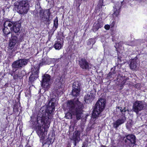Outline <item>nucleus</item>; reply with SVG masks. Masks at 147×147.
I'll return each mask as SVG.
<instances>
[{"label": "nucleus", "instance_id": "1", "mask_svg": "<svg viewBox=\"0 0 147 147\" xmlns=\"http://www.w3.org/2000/svg\"><path fill=\"white\" fill-rule=\"evenodd\" d=\"M54 98H51L48 103V107L43 109L42 108L38 113L37 118L38 127L36 128L37 134L40 138L43 140L45 136V129L50 126L51 114L55 110V103L53 102Z\"/></svg>", "mask_w": 147, "mask_h": 147}, {"label": "nucleus", "instance_id": "2", "mask_svg": "<svg viewBox=\"0 0 147 147\" xmlns=\"http://www.w3.org/2000/svg\"><path fill=\"white\" fill-rule=\"evenodd\" d=\"M83 105L79 101L78 98L69 100L67 102V108L69 112L65 114V117L67 119L72 118V114L76 116L77 120L80 119L83 115Z\"/></svg>", "mask_w": 147, "mask_h": 147}, {"label": "nucleus", "instance_id": "3", "mask_svg": "<svg viewBox=\"0 0 147 147\" xmlns=\"http://www.w3.org/2000/svg\"><path fill=\"white\" fill-rule=\"evenodd\" d=\"M29 8V3L27 1H17L14 3L13 9L20 14L26 13Z\"/></svg>", "mask_w": 147, "mask_h": 147}, {"label": "nucleus", "instance_id": "4", "mask_svg": "<svg viewBox=\"0 0 147 147\" xmlns=\"http://www.w3.org/2000/svg\"><path fill=\"white\" fill-rule=\"evenodd\" d=\"M123 140L125 145L127 147H134L136 145V137L133 134H129L125 136Z\"/></svg>", "mask_w": 147, "mask_h": 147}, {"label": "nucleus", "instance_id": "5", "mask_svg": "<svg viewBox=\"0 0 147 147\" xmlns=\"http://www.w3.org/2000/svg\"><path fill=\"white\" fill-rule=\"evenodd\" d=\"M23 38L22 36H20L18 37V36L14 35L13 33L11 34V38L10 40L9 44V49L11 50L13 49L16 44L22 41Z\"/></svg>", "mask_w": 147, "mask_h": 147}, {"label": "nucleus", "instance_id": "6", "mask_svg": "<svg viewBox=\"0 0 147 147\" xmlns=\"http://www.w3.org/2000/svg\"><path fill=\"white\" fill-rule=\"evenodd\" d=\"M28 61V59H20L13 62L11 65L12 68H21L26 65Z\"/></svg>", "mask_w": 147, "mask_h": 147}, {"label": "nucleus", "instance_id": "7", "mask_svg": "<svg viewBox=\"0 0 147 147\" xmlns=\"http://www.w3.org/2000/svg\"><path fill=\"white\" fill-rule=\"evenodd\" d=\"M144 105L142 101H136L133 104L132 110L138 114L140 111L143 109Z\"/></svg>", "mask_w": 147, "mask_h": 147}, {"label": "nucleus", "instance_id": "8", "mask_svg": "<svg viewBox=\"0 0 147 147\" xmlns=\"http://www.w3.org/2000/svg\"><path fill=\"white\" fill-rule=\"evenodd\" d=\"M79 64L82 69L89 70L91 68L92 65L85 58L80 59L79 60Z\"/></svg>", "mask_w": 147, "mask_h": 147}, {"label": "nucleus", "instance_id": "9", "mask_svg": "<svg viewBox=\"0 0 147 147\" xmlns=\"http://www.w3.org/2000/svg\"><path fill=\"white\" fill-rule=\"evenodd\" d=\"M80 85L78 82H75L73 83L71 92V94L73 96L77 97L79 95L80 91Z\"/></svg>", "mask_w": 147, "mask_h": 147}, {"label": "nucleus", "instance_id": "10", "mask_svg": "<svg viewBox=\"0 0 147 147\" xmlns=\"http://www.w3.org/2000/svg\"><path fill=\"white\" fill-rule=\"evenodd\" d=\"M50 76L48 74H45L42 76V80L41 82V86L43 88L48 89L50 87L49 82Z\"/></svg>", "mask_w": 147, "mask_h": 147}, {"label": "nucleus", "instance_id": "11", "mask_svg": "<svg viewBox=\"0 0 147 147\" xmlns=\"http://www.w3.org/2000/svg\"><path fill=\"white\" fill-rule=\"evenodd\" d=\"M126 118L125 113H123V114H122L120 118L113 123V127L116 129H117L119 125L125 122Z\"/></svg>", "mask_w": 147, "mask_h": 147}, {"label": "nucleus", "instance_id": "12", "mask_svg": "<svg viewBox=\"0 0 147 147\" xmlns=\"http://www.w3.org/2000/svg\"><path fill=\"white\" fill-rule=\"evenodd\" d=\"M105 100L100 98L97 101L94 106V108L102 112L105 109Z\"/></svg>", "mask_w": 147, "mask_h": 147}, {"label": "nucleus", "instance_id": "13", "mask_svg": "<svg viewBox=\"0 0 147 147\" xmlns=\"http://www.w3.org/2000/svg\"><path fill=\"white\" fill-rule=\"evenodd\" d=\"M122 3V1H119L118 0H115V3L114 6H113V14L116 16H117L119 14Z\"/></svg>", "mask_w": 147, "mask_h": 147}, {"label": "nucleus", "instance_id": "14", "mask_svg": "<svg viewBox=\"0 0 147 147\" xmlns=\"http://www.w3.org/2000/svg\"><path fill=\"white\" fill-rule=\"evenodd\" d=\"M11 75L13 76V79H16L23 76L22 74V71H20L18 69L13 68L12 71L10 73Z\"/></svg>", "mask_w": 147, "mask_h": 147}, {"label": "nucleus", "instance_id": "15", "mask_svg": "<svg viewBox=\"0 0 147 147\" xmlns=\"http://www.w3.org/2000/svg\"><path fill=\"white\" fill-rule=\"evenodd\" d=\"M39 72V69L38 68L36 69L35 67L33 69L32 71V73L29 78V80L31 82H33L38 77V74Z\"/></svg>", "mask_w": 147, "mask_h": 147}, {"label": "nucleus", "instance_id": "16", "mask_svg": "<svg viewBox=\"0 0 147 147\" xmlns=\"http://www.w3.org/2000/svg\"><path fill=\"white\" fill-rule=\"evenodd\" d=\"M21 28V24L18 22L14 23L13 25L12 26V33L13 32L16 34L18 35L20 33V30Z\"/></svg>", "mask_w": 147, "mask_h": 147}, {"label": "nucleus", "instance_id": "17", "mask_svg": "<svg viewBox=\"0 0 147 147\" xmlns=\"http://www.w3.org/2000/svg\"><path fill=\"white\" fill-rule=\"evenodd\" d=\"M103 25V22L102 20V18H99L98 19L97 23H95L93 27L92 30L94 32L98 30L99 28H101Z\"/></svg>", "mask_w": 147, "mask_h": 147}, {"label": "nucleus", "instance_id": "18", "mask_svg": "<svg viewBox=\"0 0 147 147\" xmlns=\"http://www.w3.org/2000/svg\"><path fill=\"white\" fill-rule=\"evenodd\" d=\"M80 132L77 131H75L73 134L72 140L74 141V146H76L80 140Z\"/></svg>", "mask_w": 147, "mask_h": 147}, {"label": "nucleus", "instance_id": "19", "mask_svg": "<svg viewBox=\"0 0 147 147\" xmlns=\"http://www.w3.org/2000/svg\"><path fill=\"white\" fill-rule=\"evenodd\" d=\"M137 60L135 59H132L129 64L130 69L133 71H134L137 69L139 67V63Z\"/></svg>", "mask_w": 147, "mask_h": 147}, {"label": "nucleus", "instance_id": "20", "mask_svg": "<svg viewBox=\"0 0 147 147\" xmlns=\"http://www.w3.org/2000/svg\"><path fill=\"white\" fill-rule=\"evenodd\" d=\"M95 94L90 93L86 95L84 97V101L86 103H89L91 102L94 99Z\"/></svg>", "mask_w": 147, "mask_h": 147}, {"label": "nucleus", "instance_id": "21", "mask_svg": "<svg viewBox=\"0 0 147 147\" xmlns=\"http://www.w3.org/2000/svg\"><path fill=\"white\" fill-rule=\"evenodd\" d=\"M102 112L101 111L97 110V109L94 108L93 111L92 117L93 118H96L101 115V113Z\"/></svg>", "mask_w": 147, "mask_h": 147}, {"label": "nucleus", "instance_id": "22", "mask_svg": "<svg viewBox=\"0 0 147 147\" xmlns=\"http://www.w3.org/2000/svg\"><path fill=\"white\" fill-rule=\"evenodd\" d=\"M14 22H13L10 21L6 20L4 23V25L5 27H8L11 30H12V26L13 25Z\"/></svg>", "mask_w": 147, "mask_h": 147}, {"label": "nucleus", "instance_id": "23", "mask_svg": "<svg viewBox=\"0 0 147 147\" xmlns=\"http://www.w3.org/2000/svg\"><path fill=\"white\" fill-rule=\"evenodd\" d=\"M37 6L39 7V11H40V19L41 20H44V18L45 17L44 16V11L41 9V7L40 6H38L37 5Z\"/></svg>", "mask_w": 147, "mask_h": 147}, {"label": "nucleus", "instance_id": "24", "mask_svg": "<svg viewBox=\"0 0 147 147\" xmlns=\"http://www.w3.org/2000/svg\"><path fill=\"white\" fill-rule=\"evenodd\" d=\"M10 29L8 28V27H5L3 29V33L5 35V36H8L7 35L10 34Z\"/></svg>", "mask_w": 147, "mask_h": 147}, {"label": "nucleus", "instance_id": "25", "mask_svg": "<svg viewBox=\"0 0 147 147\" xmlns=\"http://www.w3.org/2000/svg\"><path fill=\"white\" fill-rule=\"evenodd\" d=\"M54 47L56 49L59 50L62 47V45L60 43L57 42L54 44Z\"/></svg>", "mask_w": 147, "mask_h": 147}, {"label": "nucleus", "instance_id": "26", "mask_svg": "<svg viewBox=\"0 0 147 147\" xmlns=\"http://www.w3.org/2000/svg\"><path fill=\"white\" fill-rule=\"evenodd\" d=\"M48 17H46L44 18V20H41L42 22H45V23L46 24H50V19H49V15H48Z\"/></svg>", "mask_w": 147, "mask_h": 147}, {"label": "nucleus", "instance_id": "27", "mask_svg": "<svg viewBox=\"0 0 147 147\" xmlns=\"http://www.w3.org/2000/svg\"><path fill=\"white\" fill-rule=\"evenodd\" d=\"M64 76H63L59 78L58 79H57L56 80L57 82H58L59 83H60L61 84L63 83L64 82Z\"/></svg>", "mask_w": 147, "mask_h": 147}, {"label": "nucleus", "instance_id": "28", "mask_svg": "<svg viewBox=\"0 0 147 147\" xmlns=\"http://www.w3.org/2000/svg\"><path fill=\"white\" fill-rule=\"evenodd\" d=\"M54 26L55 27V30H56L58 26V19L57 17H56V18L54 20Z\"/></svg>", "mask_w": 147, "mask_h": 147}, {"label": "nucleus", "instance_id": "29", "mask_svg": "<svg viewBox=\"0 0 147 147\" xmlns=\"http://www.w3.org/2000/svg\"><path fill=\"white\" fill-rule=\"evenodd\" d=\"M48 58L47 57H45L42 59V64H48L49 63Z\"/></svg>", "mask_w": 147, "mask_h": 147}, {"label": "nucleus", "instance_id": "30", "mask_svg": "<svg viewBox=\"0 0 147 147\" xmlns=\"http://www.w3.org/2000/svg\"><path fill=\"white\" fill-rule=\"evenodd\" d=\"M95 42V41L94 39L91 38L89 39L87 42V45H89L92 44L93 45Z\"/></svg>", "mask_w": 147, "mask_h": 147}, {"label": "nucleus", "instance_id": "31", "mask_svg": "<svg viewBox=\"0 0 147 147\" xmlns=\"http://www.w3.org/2000/svg\"><path fill=\"white\" fill-rule=\"evenodd\" d=\"M20 103H17L14 106L13 109L16 110V111H18V108L20 107Z\"/></svg>", "mask_w": 147, "mask_h": 147}, {"label": "nucleus", "instance_id": "32", "mask_svg": "<svg viewBox=\"0 0 147 147\" xmlns=\"http://www.w3.org/2000/svg\"><path fill=\"white\" fill-rule=\"evenodd\" d=\"M118 108L119 109H120V111L122 113V114H123V113H125L126 112V110L125 109V108H124V109H121V107H118Z\"/></svg>", "mask_w": 147, "mask_h": 147}, {"label": "nucleus", "instance_id": "33", "mask_svg": "<svg viewBox=\"0 0 147 147\" xmlns=\"http://www.w3.org/2000/svg\"><path fill=\"white\" fill-rule=\"evenodd\" d=\"M99 15L101 17V18H102H102L104 19L107 17L105 14L103 13H100Z\"/></svg>", "mask_w": 147, "mask_h": 147}, {"label": "nucleus", "instance_id": "34", "mask_svg": "<svg viewBox=\"0 0 147 147\" xmlns=\"http://www.w3.org/2000/svg\"><path fill=\"white\" fill-rule=\"evenodd\" d=\"M88 142L87 141L84 142L82 144V147H87L88 146Z\"/></svg>", "mask_w": 147, "mask_h": 147}, {"label": "nucleus", "instance_id": "35", "mask_svg": "<svg viewBox=\"0 0 147 147\" xmlns=\"http://www.w3.org/2000/svg\"><path fill=\"white\" fill-rule=\"evenodd\" d=\"M113 75V74L112 72L109 73L107 75V77L108 79H110L111 78H112Z\"/></svg>", "mask_w": 147, "mask_h": 147}, {"label": "nucleus", "instance_id": "36", "mask_svg": "<svg viewBox=\"0 0 147 147\" xmlns=\"http://www.w3.org/2000/svg\"><path fill=\"white\" fill-rule=\"evenodd\" d=\"M104 28L105 29L109 30L110 29V26L109 25L107 24L105 25Z\"/></svg>", "mask_w": 147, "mask_h": 147}, {"label": "nucleus", "instance_id": "37", "mask_svg": "<svg viewBox=\"0 0 147 147\" xmlns=\"http://www.w3.org/2000/svg\"><path fill=\"white\" fill-rule=\"evenodd\" d=\"M115 68H114V69H113V68L111 69V72H112V73L113 74H115Z\"/></svg>", "mask_w": 147, "mask_h": 147}, {"label": "nucleus", "instance_id": "38", "mask_svg": "<svg viewBox=\"0 0 147 147\" xmlns=\"http://www.w3.org/2000/svg\"><path fill=\"white\" fill-rule=\"evenodd\" d=\"M129 79L128 78H127L126 79H124L122 82V84H124L126 82L127 80H129Z\"/></svg>", "mask_w": 147, "mask_h": 147}, {"label": "nucleus", "instance_id": "39", "mask_svg": "<svg viewBox=\"0 0 147 147\" xmlns=\"http://www.w3.org/2000/svg\"><path fill=\"white\" fill-rule=\"evenodd\" d=\"M38 11L37 10L34 11V15L35 17L38 16Z\"/></svg>", "mask_w": 147, "mask_h": 147}, {"label": "nucleus", "instance_id": "40", "mask_svg": "<svg viewBox=\"0 0 147 147\" xmlns=\"http://www.w3.org/2000/svg\"><path fill=\"white\" fill-rule=\"evenodd\" d=\"M121 77V75L119 74L117 77V80H118L119 79V77Z\"/></svg>", "mask_w": 147, "mask_h": 147}, {"label": "nucleus", "instance_id": "41", "mask_svg": "<svg viewBox=\"0 0 147 147\" xmlns=\"http://www.w3.org/2000/svg\"><path fill=\"white\" fill-rule=\"evenodd\" d=\"M114 25V23L113 22V23L112 24V26L113 27Z\"/></svg>", "mask_w": 147, "mask_h": 147}, {"label": "nucleus", "instance_id": "42", "mask_svg": "<svg viewBox=\"0 0 147 147\" xmlns=\"http://www.w3.org/2000/svg\"><path fill=\"white\" fill-rule=\"evenodd\" d=\"M138 85H139V84H137V85H136V86H136V87L137 88V86H138Z\"/></svg>", "mask_w": 147, "mask_h": 147}, {"label": "nucleus", "instance_id": "43", "mask_svg": "<svg viewBox=\"0 0 147 147\" xmlns=\"http://www.w3.org/2000/svg\"><path fill=\"white\" fill-rule=\"evenodd\" d=\"M59 59H59H59H57V60H58V61Z\"/></svg>", "mask_w": 147, "mask_h": 147}, {"label": "nucleus", "instance_id": "44", "mask_svg": "<svg viewBox=\"0 0 147 147\" xmlns=\"http://www.w3.org/2000/svg\"><path fill=\"white\" fill-rule=\"evenodd\" d=\"M26 147H31L30 146H27Z\"/></svg>", "mask_w": 147, "mask_h": 147}, {"label": "nucleus", "instance_id": "45", "mask_svg": "<svg viewBox=\"0 0 147 147\" xmlns=\"http://www.w3.org/2000/svg\"><path fill=\"white\" fill-rule=\"evenodd\" d=\"M1 54L0 53V57H1Z\"/></svg>", "mask_w": 147, "mask_h": 147}, {"label": "nucleus", "instance_id": "46", "mask_svg": "<svg viewBox=\"0 0 147 147\" xmlns=\"http://www.w3.org/2000/svg\"><path fill=\"white\" fill-rule=\"evenodd\" d=\"M113 2H114V1H113Z\"/></svg>", "mask_w": 147, "mask_h": 147}]
</instances>
